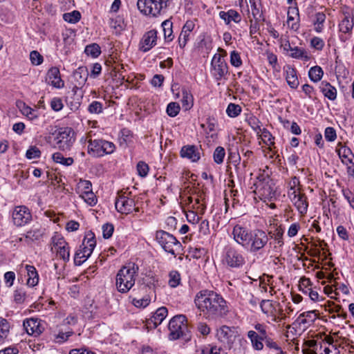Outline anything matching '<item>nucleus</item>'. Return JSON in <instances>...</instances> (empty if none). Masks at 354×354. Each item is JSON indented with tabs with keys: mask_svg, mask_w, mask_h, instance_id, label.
I'll use <instances>...</instances> for the list:
<instances>
[{
	"mask_svg": "<svg viewBox=\"0 0 354 354\" xmlns=\"http://www.w3.org/2000/svg\"><path fill=\"white\" fill-rule=\"evenodd\" d=\"M96 245L95 235L92 232L86 234L80 248L76 251L74 257V263L80 266L85 262L92 254Z\"/></svg>",
	"mask_w": 354,
	"mask_h": 354,
	"instance_id": "6e6552de",
	"label": "nucleus"
},
{
	"mask_svg": "<svg viewBox=\"0 0 354 354\" xmlns=\"http://www.w3.org/2000/svg\"><path fill=\"white\" fill-rule=\"evenodd\" d=\"M185 204L192 205L191 208L199 213V214H203L206 209V204L204 201V199H201L198 196L194 198L192 196H189L185 201Z\"/></svg>",
	"mask_w": 354,
	"mask_h": 354,
	"instance_id": "a878e982",
	"label": "nucleus"
},
{
	"mask_svg": "<svg viewBox=\"0 0 354 354\" xmlns=\"http://www.w3.org/2000/svg\"><path fill=\"white\" fill-rule=\"evenodd\" d=\"M285 78L288 86L291 88H297L299 84L297 70L290 66H287L285 68Z\"/></svg>",
	"mask_w": 354,
	"mask_h": 354,
	"instance_id": "bb28decb",
	"label": "nucleus"
},
{
	"mask_svg": "<svg viewBox=\"0 0 354 354\" xmlns=\"http://www.w3.org/2000/svg\"><path fill=\"white\" fill-rule=\"evenodd\" d=\"M57 255L62 259L64 262H67L70 259V249L68 244L64 245L63 248H60L57 250L55 251Z\"/></svg>",
	"mask_w": 354,
	"mask_h": 354,
	"instance_id": "4d7b16f0",
	"label": "nucleus"
},
{
	"mask_svg": "<svg viewBox=\"0 0 354 354\" xmlns=\"http://www.w3.org/2000/svg\"><path fill=\"white\" fill-rule=\"evenodd\" d=\"M317 317L316 310L306 311L300 314L295 322L300 328L306 330L315 322Z\"/></svg>",
	"mask_w": 354,
	"mask_h": 354,
	"instance_id": "aec40b11",
	"label": "nucleus"
},
{
	"mask_svg": "<svg viewBox=\"0 0 354 354\" xmlns=\"http://www.w3.org/2000/svg\"><path fill=\"white\" fill-rule=\"evenodd\" d=\"M157 41V31L151 30L145 32L139 44V49L142 52H147L156 44Z\"/></svg>",
	"mask_w": 354,
	"mask_h": 354,
	"instance_id": "6ab92c4d",
	"label": "nucleus"
},
{
	"mask_svg": "<svg viewBox=\"0 0 354 354\" xmlns=\"http://www.w3.org/2000/svg\"><path fill=\"white\" fill-rule=\"evenodd\" d=\"M252 231L237 224L233 227L232 236L236 243L246 249L250 243Z\"/></svg>",
	"mask_w": 354,
	"mask_h": 354,
	"instance_id": "2eb2a0df",
	"label": "nucleus"
},
{
	"mask_svg": "<svg viewBox=\"0 0 354 354\" xmlns=\"http://www.w3.org/2000/svg\"><path fill=\"white\" fill-rule=\"evenodd\" d=\"M52 158L55 162L61 164L64 166H71L74 162V160L73 158H65L59 152L54 153L52 156Z\"/></svg>",
	"mask_w": 354,
	"mask_h": 354,
	"instance_id": "a19ab883",
	"label": "nucleus"
},
{
	"mask_svg": "<svg viewBox=\"0 0 354 354\" xmlns=\"http://www.w3.org/2000/svg\"><path fill=\"white\" fill-rule=\"evenodd\" d=\"M319 351V354H340L337 344L332 345V346L320 344Z\"/></svg>",
	"mask_w": 354,
	"mask_h": 354,
	"instance_id": "864d4df0",
	"label": "nucleus"
},
{
	"mask_svg": "<svg viewBox=\"0 0 354 354\" xmlns=\"http://www.w3.org/2000/svg\"><path fill=\"white\" fill-rule=\"evenodd\" d=\"M73 78L76 82L75 87H82L87 81L88 71L86 66H80L73 72Z\"/></svg>",
	"mask_w": 354,
	"mask_h": 354,
	"instance_id": "b1692460",
	"label": "nucleus"
},
{
	"mask_svg": "<svg viewBox=\"0 0 354 354\" xmlns=\"http://www.w3.org/2000/svg\"><path fill=\"white\" fill-rule=\"evenodd\" d=\"M301 192L300 180L297 176H293L288 183V197Z\"/></svg>",
	"mask_w": 354,
	"mask_h": 354,
	"instance_id": "f704fd0d",
	"label": "nucleus"
},
{
	"mask_svg": "<svg viewBox=\"0 0 354 354\" xmlns=\"http://www.w3.org/2000/svg\"><path fill=\"white\" fill-rule=\"evenodd\" d=\"M252 15L255 20H265L261 3H250Z\"/></svg>",
	"mask_w": 354,
	"mask_h": 354,
	"instance_id": "09e8293b",
	"label": "nucleus"
},
{
	"mask_svg": "<svg viewBox=\"0 0 354 354\" xmlns=\"http://www.w3.org/2000/svg\"><path fill=\"white\" fill-rule=\"evenodd\" d=\"M80 197L90 206H94L97 201L96 196L93 192L88 193H82Z\"/></svg>",
	"mask_w": 354,
	"mask_h": 354,
	"instance_id": "bf43d9fd",
	"label": "nucleus"
},
{
	"mask_svg": "<svg viewBox=\"0 0 354 354\" xmlns=\"http://www.w3.org/2000/svg\"><path fill=\"white\" fill-rule=\"evenodd\" d=\"M84 52L87 55L95 58L100 55L101 48L98 44L94 43L86 46Z\"/></svg>",
	"mask_w": 354,
	"mask_h": 354,
	"instance_id": "de8ad7c7",
	"label": "nucleus"
},
{
	"mask_svg": "<svg viewBox=\"0 0 354 354\" xmlns=\"http://www.w3.org/2000/svg\"><path fill=\"white\" fill-rule=\"evenodd\" d=\"M339 30L342 32L347 33L352 30L353 28V19H350L348 16H344L339 24Z\"/></svg>",
	"mask_w": 354,
	"mask_h": 354,
	"instance_id": "37998d69",
	"label": "nucleus"
},
{
	"mask_svg": "<svg viewBox=\"0 0 354 354\" xmlns=\"http://www.w3.org/2000/svg\"><path fill=\"white\" fill-rule=\"evenodd\" d=\"M23 115H26L30 120H33L38 118V115L36 113V111L31 107L26 106L24 104V106L21 110Z\"/></svg>",
	"mask_w": 354,
	"mask_h": 354,
	"instance_id": "052dcab7",
	"label": "nucleus"
},
{
	"mask_svg": "<svg viewBox=\"0 0 354 354\" xmlns=\"http://www.w3.org/2000/svg\"><path fill=\"white\" fill-rule=\"evenodd\" d=\"M26 270L28 276L27 285L30 287L36 286L39 281V276L36 268L33 266L26 265Z\"/></svg>",
	"mask_w": 354,
	"mask_h": 354,
	"instance_id": "72a5a7b5",
	"label": "nucleus"
},
{
	"mask_svg": "<svg viewBox=\"0 0 354 354\" xmlns=\"http://www.w3.org/2000/svg\"><path fill=\"white\" fill-rule=\"evenodd\" d=\"M187 319L184 315L174 316L169 322V337L170 339L176 340L183 338L188 341L191 338L187 324Z\"/></svg>",
	"mask_w": 354,
	"mask_h": 354,
	"instance_id": "20e7f679",
	"label": "nucleus"
},
{
	"mask_svg": "<svg viewBox=\"0 0 354 354\" xmlns=\"http://www.w3.org/2000/svg\"><path fill=\"white\" fill-rule=\"evenodd\" d=\"M279 305V303L273 302L272 301L268 299L262 300L260 303V307L262 312L268 315H274L277 310L276 307Z\"/></svg>",
	"mask_w": 354,
	"mask_h": 354,
	"instance_id": "c9c22d12",
	"label": "nucleus"
},
{
	"mask_svg": "<svg viewBox=\"0 0 354 354\" xmlns=\"http://www.w3.org/2000/svg\"><path fill=\"white\" fill-rule=\"evenodd\" d=\"M258 135H259L263 140V142L268 145L272 146L274 145V138L272 136L271 133L266 128H263L261 131H258Z\"/></svg>",
	"mask_w": 354,
	"mask_h": 354,
	"instance_id": "79ce46f5",
	"label": "nucleus"
},
{
	"mask_svg": "<svg viewBox=\"0 0 354 354\" xmlns=\"http://www.w3.org/2000/svg\"><path fill=\"white\" fill-rule=\"evenodd\" d=\"M211 73L216 81L227 79L229 68L223 55L216 53L211 62Z\"/></svg>",
	"mask_w": 354,
	"mask_h": 354,
	"instance_id": "ddd939ff",
	"label": "nucleus"
},
{
	"mask_svg": "<svg viewBox=\"0 0 354 354\" xmlns=\"http://www.w3.org/2000/svg\"><path fill=\"white\" fill-rule=\"evenodd\" d=\"M320 89L324 95L330 100H335L337 97V89L328 82H322Z\"/></svg>",
	"mask_w": 354,
	"mask_h": 354,
	"instance_id": "473e14b6",
	"label": "nucleus"
},
{
	"mask_svg": "<svg viewBox=\"0 0 354 354\" xmlns=\"http://www.w3.org/2000/svg\"><path fill=\"white\" fill-rule=\"evenodd\" d=\"M103 105L98 101L92 102L88 107V111L92 114H99L102 112Z\"/></svg>",
	"mask_w": 354,
	"mask_h": 354,
	"instance_id": "e2e57ef3",
	"label": "nucleus"
},
{
	"mask_svg": "<svg viewBox=\"0 0 354 354\" xmlns=\"http://www.w3.org/2000/svg\"><path fill=\"white\" fill-rule=\"evenodd\" d=\"M223 264L231 268H240L245 263V258L242 252L234 246L225 248L222 260Z\"/></svg>",
	"mask_w": 354,
	"mask_h": 354,
	"instance_id": "9d476101",
	"label": "nucleus"
},
{
	"mask_svg": "<svg viewBox=\"0 0 354 354\" xmlns=\"http://www.w3.org/2000/svg\"><path fill=\"white\" fill-rule=\"evenodd\" d=\"M115 206L117 211L121 214H129L133 212H139V208L136 207L134 198L130 192H118Z\"/></svg>",
	"mask_w": 354,
	"mask_h": 354,
	"instance_id": "1a4fd4ad",
	"label": "nucleus"
},
{
	"mask_svg": "<svg viewBox=\"0 0 354 354\" xmlns=\"http://www.w3.org/2000/svg\"><path fill=\"white\" fill-rule=\"evenodd\" d=\"M77 189L80 195L82 193H88L92 192V185L88 180H82L79 183Z\"/></svg>",
	"mask_w": 354,
	"mask_h": 354,
	"instance_id": "0e129e2a",
	"label": "nucleus"
},
{
	"mask_svg": "<svg viewBox=\"0 0 354 354\" xmlns=\"http://www.w3.org/2000/svg\"><path fill=\"white\" fill-rule=\"evenodd\" d=\"M88 142V153L93 157H102L105 154H111L115 150L113 142L102 139L92 140L88 135L84 138V142Z\"/></svg>",
	"mask_w": 354,
	"mask_h": 354,
	"instance_id": "0eeeda50",
	"label": "nucleus"
},
{
	"mask_svg": "<svg viewBox=\"0 0 354 354\" xmlns=\"http://www.w3.org/2000/svg\"><path fill=\"white\" fill-rule=\"evenodd\" d=\"M241 112V107L239 104L230 103L227 107L226 113L230 118L238 116Z\"/></svg>",
	"mask_w": 354,
	"mask_h": 354,
	"instance_id": "5fc2aeb1",
	"label": "nucleus"
},
{
	"mask_svg": "<svg viewBox=\"0 0 354 354\" xmlns=\"http://www.w3.org/2000/svg\"><path fill=\"white\" fill-rule=\"evenodd\" d=\"M268 241L269 237L265 231L259 229L254 230L246 249L252 254H261Z\"/></svg>",
	"mask_w": 354,
	"mask_h": 354,
	"instance_id": "f8f14e48",
	"label": "nucleus"
},
{
	"mask_svg": "<svg viewBox=\"0 0 354 354\" xmlns=\"http://www.w3.org/2000/svg\"><path fill=\"white\" fill-rule=\"evenodd\" d=\"M23 326L28 335L35 337L40 335L44 330V323L37 318L26 319Z\"/></svg>",
	"mask_w": 354,
	"mask_h": 354,
	"instance_id": "f3484780",
	"label": "nucleus"
},
{
	"mask_svg": "<svg viewBox=\"0 0 354 354\" xmlns=\"http://www.w3.org/2000/svg\"><path fill=\"white\" fill-rule=\"evenodd\" d=\"M136 169L138 175L141 177L147 176L149 170L148 165L143 161H139L138 162Z\"/></svg>",
	"mask_w": 354,
	"mask_h": 354,
	"instance_id": "774afa93",
	"label": "nucleus"
},
{
	"mask_svg": "<svg viewBox=\"0 0 354 354\" xmlns=\"http://www.w3.org/2000/svg\"><path fill=\"white\" fill-rule=\"evenodd\" d=\"M288 55L292 58L301 59L304 62H308L310 59V55L308 52L305 48L298 46L293 47L291 52L288 53Z\"/></svg>",
	"mask_w": 354,
	"mask_h": 354,
	"instance_id": "2f4dec72",
	"label": "nucleus"
},
{
	"mask_svg": "<svg viewBox=\"0 0 354 354\" xmlns=\"http://www.w3.org/2000/svg\"><path fill=\"white\" fill-rule=\"evenodd\" d=\"M30 60L32 65L38 66L42 64L44 58L38 51L32 50L30 53Z\"/></svg>",
	"mask_w": 354,
	"mask_h": 354,
	"instance_id": "680f3d73",
	"label": "nucleus"
},
{
	"mask_svg": "<svg viewBox=\"0 0 354 354\" xmlns=\"http://www.w3.org/2000/svg\"><path fill=\"white\" fill-rule=\"evenodd\" d=\"M220 348L211 344L204 345L196 350L197 354H220Z\"/></svg>",
	"mask_w": 354,
	"mask_h": 354,
	"instance_id": "c03bdc74",
	"label": "nucleus"
},
{
	"mask_svg": "<svg viewBox=\"0 0 354 354\" xmlns=\"http://www.w3.org/2000/svg\"><path fill=\"white\" fill-rule=\"evenodd\" d=\"M225 156V151L223 147H217L214 152V160L217 164H221L223 162Z\"/></svg>",
	"mask_w": 354,
	"mask_h": 354,
	"instance_id": "6e6d98bb",
	"label": "nucleus"
},
{
	"mask_svg": "<svg viewBox=\"0 0 354 354\" xmlns=\"http://www.w3.org/2000/svg\"><path fill=\"white\" fill-rule=\"evenodd\" d=\"M162 26L164 31L165 39L168 41H172L174 39L172 35V23L169 20H165L162 23Z\"/></svg>",
	"mask_w": 354,
	"mask_h": 354,
	"instance_id": "49530a36",
	"label": "nucleus"
},
{
	"mask_svg": "<svg viewBox=\"0 0 354 354\" xmlns=\"http://www.w3.org/2000/svg\"><path fill=\"white\" fill-rule=\"evenodd\" d=\"M288 198L301 215H304L307 213L308 201L305 193L301 192L292 195L291 197H288Z\"/></svg>",
	"mask_w": 354,
	"mask_h": 354,
	"instance_id": "a211bd4d",
	"label": "nucleus"
},
{
	"mask_svg": "<svg viewBox=\"0 0 354 354\" xmlns=\"http://www.w3.org/2000/svg\"><path fill=\"white\" fill-rule=\"evenodd\" d=\"M68 243L66 242L64 237L57 233H55L51 238V250H57L60 248L64 247Z\"/></svg>",
	"mask_w": 354,
	"mask_h": 354,
	"instance_id": "ea45409f",
	"label": "nucleus"
},
{
	"mask_svg": "<svg viewBox=\"0 0 354 354\" xmlns=\"http://www.w3.org/2000/svg\"><path fill=\"white\" fill-rule=\"evenodd\" d=\"M284 229L281 225L275 228L274 230L268 232V236L273 239L274 248H281L284 245L283 242Z\"/></svg>",
	"mask_w": 354,
	"mask_h": 354,
	"instance_id": "cd10ccee",
	"label": "nucleus"
},
{
	"mask_svg": "<svg viewBox=\"0 0 354 354\" xmlns=\"http://www.w3.org/2000/svg\"><path fill=\"white\" fill-rule=\"evenodd\" d=\"M216 336L221 342L231 346L238 337V332L234 328L223 325L216 330Z\"/></svg>",
	"mask_w": 354,
	"mask_h": 354,
	"instance_id": "dca6fc26",
	"label": "nucleus"
},
{
	"mask_svg": "<svg viewBox=\"0 0 354 354\" xmlns=\"http://www.w3.org/2000/svg\"><path fill=\"white\" fill-rule=\"evenodd\" d=\"M183 106L186 109H190L193 106V96L187 90L183 91V98H182Z\"/></svg>",
	"mask_w": 354,
	"mask_h": 354,
	"instance_id": "3c124183",
	"label": "nucleus"
},
{
	"mask_svg": "<svg viewBox=\"0 0 354 354\" xmlns=\"http://www.w3.org/2000/svg\"><path fill=\"white\" fill-rule=\"evenodd\" d=\"M180 156L183 158H187L192 162H197L201 159L200 149L193 145L183 146L180 151Z\"/></svg>",
	"mask_w": 354,
	"mask_h": 354,
	"instance_id": "412c9836",
	"label": "nucleus"
},
{
	"mask_svg": "<svg viewBox=\"0 0 354 354\" xmlns=\"http://www.w3.org/2000/svg\"><path fill=\"white\" fill-rule=\"evenodd\" d=\"M181 277L180 273L176 270H172L169 274L168 283L170 287L176 288L180 283Z\"/></svg>",
	"mask_w": 354,
	"mask_h": 354,
	"instance_id": "8fccbe9b",
	"label": "nucleus"
},
{
	"mask_svg": "<svg viewBox=\"0 0 354 354\" xmlns=\"http://www.w3.org/2000/svg\"><path fill=\"white\" fill-rule=\"evenodd\" d=\"M180 110V106L177 102H170L167 107V113L170 117L176 116Z\"/></svg>",
	"mask_w": 354,
	"mask_h": 354,
	"instance_id": "69168bd1",
	"label": "nucleus"
},
{
	"mask_svg": "<svg viewBox=\"0 0 354 354\" xmlns=\"http://www.w3.org/2000/svg\"><path fill=\"white\" fill-rule=\"evenodd\" d=\"M299 14L297 8H290L288 11L287 23L288 27L294 30L297 31L299 28Z\"/></svg>",
	"mask_w": 354,
	"mask_h": 354,
	"instance_id": "393cba45",
	"label": "nucleus"
},
{
	"mask_svg": "<svg viewBox=\"0 0 354 354\" xmlns=\"http://www.w3.org/2000/svg\"><path fill=\"white\" fill-rule=\"evenodd\" d=\"M218 15L227 25L230 24L232 21L238 24L241 20L240 14L236 10L233 9H230L227 12L221 11L219 12Z\"/></svg>",
	"mask_w": 354,
	"mask_h": 354,
	"instance_id": "c85d7f7f",
	"label": "nucleus"
},
{
	"mask_svg": "<svg viewBox=\"0 0 354 354\" xmlns=\"http://www.w3.org/2000/svg\"><path fill=\"white\" fill-rule=\"evenodd\" d=\"M139 268L134 263H129L122 266L115 277V287L121 293H127L134 286Z\"/></svg>",
	"mask_w": 354,
	"mask_h": 354,
	"instance_id": "f03ea898",
	"label": "nucleus"
},
{
	"mask_svg": "<svg viewBox=\"0 0 354 354\" xmlns=\"http://www.w3.org/2000/svg\"><path fill=\"white\" fill-rule=\"evenodd\" d=\"M54 147L62 151H70L75 142V132L68 127H61L55 131Z\"/></svg>",
	"mask_w": 354,
	"mask_h": 354,
	"instance_id": "423d86ee",
	"label": "nucleus"
},
{
	"mask_svg": "<svg viewBox=\"0 0 354 354\" xmlns=\"http://www.w3.org/2000/svg\"><path fill=\"white\" fill-rule=\"evenodd\" d=\"M247 335L254 350L261 351L263 348V341H264V338L259 336L256 331L249 330Z\"/></svg>",
	"mask_w": 354,
	"mask_h": 354,
	"instance_id": "7c9ffc66",
	"label": "nucleus"
},
{
	"mask_svg": "<svg viewBox=\"0 0 354 354\" xmlns=\"http://www.w3.org/2000/svg\"><path fill=\"white\" fill-rule=\"evenodd\" d=\"M324 75V71L319 66H315L310 68L308 77L314 82L320 81Z\"/></svg>",
	"mask_w": 354,
	"mask_h": 354,
	"instance_id": "4c0bfd02",
	"label": "nucleus"
},
{
	"mask_svg": "<svg viewBox=\"0 0 354 354\" xmlns=\"http://www.w3.org/2000/svg\"><path fill=\"white\" fill-rule=\"evenodd\" d=\"M167 314V308L164 306L160 307L156 310L152 317L148 320V323H153L154 328H156L163 322Z\"/></svg>",
	"mask_w": 354,
	"mask_h": 354,
	"instance_id": "c756f323",
	"label": "nucleus"
},
{
	"mask_svg": "<svg viewBox=\"0 0 354 354\" xmlns=\"http://www.w3.org/2000/svg\"><path fill=\"white\" fill-rule=\"evenodd\" d=\"M194 302L200 315L207 320L223 317L229 312L225 299L213 290L205 289L195 295Z\"/></svg>",
	"mask_w": 354,
	"mask_h": 354,
	"instance_id": "f257e3e1",
	"label": "nucleus"
},
{
	"mask_svg": "<svg viewBox=\"0 0 354 354\" xmlns=\"http://www.w3.org/2000/svg\"><path fill=\"white\" fill-rule=\"evenodd\" d=\"M32 213L29 208L25 205H18L14 207L12 213V219L15 225L22 227L32 221Z\"/></svg>",
	"mask_w": 354,
	"mask_h": 354,
	"instance_id": "4468645a",
	"label": "nucleus"
},
{
	"mask_svg": "<svg viewBox=\"0 0 354 354\" xmlns=\"http://www.w3.org/2000/svg\"><path fill=\"white\" fill-rule=\"evenodd\" d=\"M352 344L353 342L351 339L345 337L339 338V339H337L335 341V344H337V347H338V348H344L346 347H348L350 353L353 352L351 349L354 350V346L352 345Z\"/></svg>",
	"mask_w": 354,
	"mask_h": 354,
	"instance_id": "13d9d810",
	"label": "nucleus"
},
{
	"mask_svg": "<svg viewBox=\"0 0 354 354\" xmlns=\"http://www.w3.org/2000/svg\"><path fill=\"white\" fill-rule=\"evenodd\" d=\"M156 240L161 248L174 257L181 254L183 245L177 239L169 232L164 230H158L156 232Z\"/></svg>",
	"mask_w": 354,
	"mask_h": 354,
	"instance_id": "39448f33",
	"label": "nucleus"
},
{
	"mask_svg": "<svg viewBox=\"0 0 354 354\" xmlns=\"http://www.w3.org/2000/svg\"><path fill=\"white\" fill-rule=\"evenodd\" d=\"M168 1L169 0H138L137 6L142 14L156 17L163 8L167 7Z\"/></svg>",
	"mask_w": 354,
	"mask_h": 354,
	"instance_id": "9b49d317",
	"label": "nucleus"
},
{
	"mask_svg": "<svg viewBox=\"0 0 354 354\" xmlns=\"http://www.w3.org/2000/svg\"><path fill=\"white\" fill-rule=\"evenodd\" d=\"M46 81L48 84L58 88H62L64 85L60 77L59 70L57 67H52L48 71Z\"/></svg>",
	"mask_w": 354,
	"mask_h": 354,
	"instance_id": "4be33fe9",
	"label": "nucleus"
},
{
	"mask_svg": "<svg viewBox=\"0 0 354 354\" xmlns=\"http://www.w3.org/2000/svg\"><path fill=\"white\" fill-rule=\"evenodd\" d=\"M63 19L68 23L75 24L80 20L81 14L78 10H73L71 12L64 13L63 15Z\"/></svg>",
	"mask_w": 354,
	"mask_h": 354,
	"instance_id": "a18cd8bd",
	"label": "nucleus"
},
{
	"mask_svg": "<svg viewBox=\"0 0 354 354\" xmlns=\"http://www.w3.org/2000/svg\"><path fill=\"white\" fill-rule=\"evenodd\" d=\"M336 152L337 153L339 158L343 164L348 165V162H352L354 159V154L348 147L343 145L341 142L337 145Z\"/></svg>",
	"mask_w": 354,
	"mask_h": 354,
	"instance_id": "5701e85b",
	"label": "nucleus"
},
{
	"mask_svg": "<svg viewBox=\"0 0 354 354\" xmlns=\"http://www.w3.org/2000/svg\"><path fill=\"white\" fill-rule=\"evenodd\" d=\"M310 46L315 50L322 51L325 46V42L321 37H313L310 39Z\"/></svg>",
	"mask_w": 354,
	"mask_h": 354,
	"instance_id": "603ef678",
	"label": "nucleus"
},
{
	"mask_svg": "<svg viewBox=\"0 0 354 354\" xmlns=\"http://www.w3.org/2000/svg\"><path fill=\"white\" fill-rule=\"evenodd\" d=\"M11 326L10 322L5 318L0 317V341L7 339L10 334Z\"/></svg>",
	"mask_w": 354,
	"mask_h": 354,
	"instance_id": "e433bc0d",
	"label": "nucleus"
},
{
	"mask_svg": "<svg viewBox=\"0 0 354 354\" xmlns=\"http://www.w3.org/2000/svg\"><path fill=\"white\" fill-rule=\"evenodd\" d=\"M198 214L199 213L194 211L193 209H189L186 213L187 221L193 225L197 224L201 219Z\"/></svg>",
	"mask_w": 354,
	"mask_h": 354,
	"instance_id": "338daca9",
	"label": "nucleus"
},
{
	"mask_svg": "<svg viewBox=\"0 0 354 354\" xmlns=\"http://www.w3.org/2000/svg\"><path fill=\"white\" fill-rule=\"evenodd\" d=\"M254 186L255 187L254 192L261 200L270 201L276 198L275 183L265 171L258 175Z\"/></svg>",
	"mask_w": 354,
	"mask_h": 354,
	"instance_id": "7ed1b4c3",
	"label": "nucleus"
},
{
	"mask_svg": "<svg viewBox=\"0 0 354 354\" xmlns=\"http://www.w3.org/2000/svg\"><path fill=\"white\" fill-rule=\"evenodd\" d=\"M44 234V230L41 227L33 226L26 234V238L31 241L39 240Z\"/></svg>",
	"mask_w": 354,
	"mask_h": 354,
	"instance_id": "58836bf2",
	"label": "nucleus"
}]
</instances>
